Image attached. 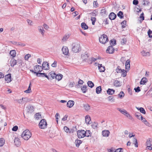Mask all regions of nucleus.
Returning <instances> with one entry per match:
<instances>
[{"instance_id":"nucleus-22","label":"nucleus","mask_w":152,"mask_h":152,"mask_svg":"<svg viewBox=\"0 0 152 152\" xmlns=\"http://www.w3.org/2000/svg\"><path fill=\"white\" fill-rule=\"evenodd\" d=\"M63 76L62 74H59L57 75H56L55 78L58 81H59L62 79Z\"/></svg>"},{"instance_id":"nucleus-61","label":"nucleus","mask_w":152,"mask_h":152,"mask_svg":"<svg viewBox=\"0 0 152 152\" xmlns=\"http://www.w3.org/2000/svg\"><path fill=\"white\" fill-rule=\"evenodd\" d=\"M18 129V126H14L12 129L13 131H16Z\"/></svg>"},{"instance_id":"nucleus-3","label":"nucleus","mask_w":152,"mask_h":152,"mask_svg":"<svg viewBox=\"0 0 152 152\" xmlns=\"http://www.w3.org/2000/svg\"><path fill=\"white\" fill-rule=\"evenodd\" d=\"M108 41L107 36L105 34L102 35L99 38V42L102 44H104Z\"/></svg>"},{"instance_id":"nucleus-26","label":"nucleus","mask_w":152,"mask_h":152,"mask_svg":"<svg viewBox=\"0 0 152 152\" xmlns=\"http://www.w3.org/2000/svg\"><path fill=\"white\" fill-rule=\"evenodd\" d=\"M147 82V80L146 77H143L142 78L140 82V83L141 85L144 84Z\"/></svg>"},{"instance_id":"nucleus-60","label":"nucleus","mask_w":152,"mask_h":152,"mask_svg":"<svg viewBox=\"0 0 152 152\" xmlns=\"http://www.w3.org/2000/svg\"><path fill=\"white\" fill-rule=\"evenodd\" d=\"M59 116V115L58 114V113H57L55 115V117H56V121L57 123L58 122V117Z\"/></svg>"},{"instance_id":"nucleus-15","label":"nucleus","mask_w":152,"mask_h":152,"mask_svg":"<svg viewBox=\"0 0 152 152\" xmlns=\"http://www.w3.org/2000/svg\"><path fill=\"white\" fill-rule=\"evenodd\" d=\"M14 143L17 146L20 145V139L18 138H15L14 140Z\"/></svg>"},{"instance_id":"nucleus-62","label":"nucleus","mask_w":152,"mask_h":152,"mask_svg":"<svg viewBox=\"0 0 152 152\" xmlns=\"http://www.w3.org/2000/svg\"><path fill=\"white\" fill-rule=\"evenodd\" d=\"M138 1L137 0H134L133 3L134 5H137L138 4Z\"/></svg>"},{"instance_id":"nucleus-39","label":"nucleus","mask_w":152,"mask_h":152,"mask_svg":"<svg viewBox=\"0 0 152 152\" xmlns=\"http://www.w3.org/2000/svg\"><path fill=\"white\" fill-rule=\"evenodd\" d=\"M121 24L122 25V28L125 27L126 26V21L124 20L121 23Z\"/></svg>"},{"instance_id":"nucleus-38","label":"nucleus","mask_w":152,"mask_h":152,"mask_svg":"<svg viewBox=\"0 0 152 152\" xmlns=\"http://www.w3.org/2000/svg\"><path fill=\"white\" fill-rule=\"evenodd\" d=\"M120 83L118 80H115L114 81V85L116 87H118L120 85Z\"/></svg>"},{"instance_id":"nucleus-9","label":"nucleus","mask_w":152,"mask_h":152,"mask_svg":"<svg viewBox=\"0 0 152 152\" xmlns=\"http://www.w3.org/2000/svg\"><path fill=\"white\" fill-rule=\"evenodd\" d=\"M11 74H8L5 76V81H7V83H9L11 82Z\"/></svg>"},{"instance_id":"nucleus-34","label":"nucleus","mask_w":152,"mask_h":152,"mask_svg":"<svg viewBox=\"0 0 152 152\" xmlns=\"http://www.w3.org/2000/svg\"><path fill=\"white\" fill-rule=\"evenodd\" d=\"M15 44L18 46H20L21 47H24L26 45V44L23 43H22L20 42H15Z\"/></svg>"},{"instance_id":"nucleus-54","label":"nucleus","mask_w":152,"mask_h":152,"mask_svg":"<svg viewBox=\"0 0 152 152\" xmlns=\"http://www.w3.org/2000/svg\"><path fill=\"white\" fill-rule=\"evenodd\" d=\"M148 33L149 37L151 38L152 37V31L149 29L148 31Z\"/></svg>"},{"instance_id":"nucleus-59","label":"nucleus","mask_w":152,"mask_h":152,"mask_svg":"<svg viewBox=\"0 0 152 152\" xmlns=\"http://www.w3.org/2000/svg\"><path fill=\"white\" fill-rule=\"evenodd\" d=\"M57 66V62L54 61V62L51 64V66L53 67H56Z\"/></svg>"},{"instance_id":"nucleus-20","label":"nucleus","mask_w":152,"mask_h":152,"mask_svg":"<svg viewBox=\"0 0 152 152\" xmlns=\"http://www.w3.org/2000/svg\"><path fill=\"white\" fill-rule=\"evenodd\" d=\"M135 116L139 120H141V118L142 119V118H143V117L142 116L141 114L138 112H137L135 113Z\"/></svg>"},{"instance_id":"nucleus-36","label":"nucleus","mask_w":152,"mask_h":152,"mask_svg":"<svg viewBox=\"0 0 152 152\" xmlns=\"http://www.w3.org/2000/svg\"><path fill=\"white\" fill-rule=\"evenodd\" d=\"M118 16L120 18H122L124 17L123 13L121 11H119L117 14Z\"/></svg>"},{"instance_id":"nucleus-25","label":"nucleus","mask_w":152,"mask_h":152,"mask_svg":"<svg viewBox=\"0 0 152 152\" xmlns=\"http://www.w3.org/2000/svg\"><path fill=\"white\" fill-rule=\"evenodd\" d=\"M49 75L50 79L52 78V79H54L55 78L56 75V73L53 71L50 72L49 73Z\"/></svg>"},{"instance_id":"nucleus-58","label":"nucleus","mask_w":152,"mask_h":152,"mask_svg":"<svg viewBox=\"0 0 152 152\" xmlns=\"http://www.w3.org/2000/svg\"><path fill=\"white\" fill-rule=\"evenodd\" d=\"M134 90L136 92H138L140 91V87L139 86L137 87L136 88H135Z\"/></svg>"},{"instance_id":"nucleus-52","label":"nucleus","mask_w":152,"mask_h":152,"mask_svg":"<svg viewBox=\"0 0 152 152\" xmlns=\"http://www.w3.org/2000/svg\"><path fill=\"white\" fill-rule=\"evenodd\" d=\"M122 73V75L123 77H125L126 75V70L124 69L122 70V72H121Z\"/></svg>"},{"instance_id":"nucleus-24","label":"nucleus","mask_w":152,"mask_h":152,"mask_svg":"<svg viewBox=\"0 0 152 152\" xmlns=\"http://www.w3.org/2000/svg\"><path fill=\"white\" fill-rule=\"evenodd\" d=\"M82 142V141L80 140L77 139L75 140V143L76 145V147H78L80 145Z\"/></svg>"},{"instance_id":"nucleus-48","label":"nucleus","mask_w":152,"mask_h":152,"mask_svg":"<svg viewBox=\"0 0 152 152\" xmlns=\"http://www.w3.org/2000/svg\"><path fill=\"white\" fill-rule=\"evenodd\" d=\"M141 53L144 56L149 55V53L148 52H145L144 51H142Z\"/></svg>"},{"instance_id":"nucleus-29","label":"nucleus","mask_w":152,"mask_h":152,"mask_svg":"<svg viewBox=\"0 0 152 152\" xmlns=\"http://www.w3.org/2000/svg\"><path fill=\"white\" fill-rule=\"evenodd\" d=\"M107 99L109 101H110L111 102H115V99L114 98L113 96H110Z\"/></svg>"},{"instance_id":"nucleus-51","label":"nucleus","mask_w":152,"mask_h":152,"mask_svg":"<svg viewBox=\"0 0 152 152\" xmlns=\"http://www.w3.org/2000/svg\"><path fill=\"white\" fill-rule=\"evenodd\" d=\"M64 130L67 133H69L70 129L66 126H64Z\"/></svg>"},{"instance_id":"nucleus-6","label":"nucleus","mask_w":152,"mask_h":152,"mask_svg":"<svg viewBox=\"0 0 152 152\" xmlns=\"http://www.w3.org/2000/svg\"><path fill=\"white\" fill-rule=\"evenodd\" d=\"M42 69L45 70H48L49 69V63L47 61L43 62L42 66Z\"/></svg>"},{"instance_id":"nucleus-35","label":"nucleus","mask_w":152,"mask_h":152,"mask_svg":"<svg viewBox=\"0 0 152 152\" xmlns=\"http://www.w3.org/2000/svg\"><path fill=\"white\" fill-rule=\"evenodd\" d=\"M146 145L148 146H152V144L151 143V140L149 139L147 140L146 142Z\"/></svg>"},{"instance_id":"nucleus-16","label":"nucleus","mask_w":152,"mask_h":152,"mask_svg":"<svg viewBox=\"0 0 152 152\" xmlns=\"http://www.w3.org/2000/svg\"><path fill=\"white\" fill-rule=\"evenodd\" d=\"M17 63L16 61L14 58H12L10 61V65L11 66L13 67Z\"/></svg>"},{"instance_id":"nucleus-41","label":"nucleus","mask_w":152,"mask_h":152,"mask_svg":"<svg viewBox=\"0 0 152 152\" xmlns=\"http://www.w3.org/2000/svg\"><path fill=\"white\" fill-rule=\"evenodd\" d=\"M89 87L92 88L94 86V84L93 82L91 81H88L87 83Z\"/></svg>"},{"instance_id":"nucleus-32","label":"nucleus","mask_w":152,"mask_h":152,"mask_svg":"<svg viewBox=\"0 0 152 152\" xmlns=\"http://www.w3.org/2000/svg\"><path fill=\"white\" fill-rule=\"evenodd\" d=\"M87 86H86V85H84L81 88V90L83 93H85L87 90Z\"/></svg>"},{"instance_id":"nucleus-50","label":"nucleus","mask_w":152,"mask_h":152,"mask_svg":"<svg viewBox=\"0 0 152 152\" xmlns=\"http://www.w3.org/2000/svg\"><path fill=\"white\" fill-rule=\"evenodd\" d=\"M139 110L140 111V112L143 114H145L146 113L145 110V109L142 107H140L139 108Z\"/></svg>"},{"instance_id":"nucleus-2","label":"nucleus","mask_w":152,"mask_h":152,"mask_svg":"<svg viewBox=\"0 0 152 152\" xmlns=\"http://www.w3.org/2000/svg\"><path fill=\"white\" fill-rule=\"evenodd\" d=\"M72 47V50L75 53L78 52L80 50V44L77 42L73 43Z\"/></svg>"},{"instance_id":"nucleus-13","label":"nucleus","mask_w":152,"mask_h":152,"mask_svg":"<svg viewBox=\"0 0 152 152\" xmlns=\"http://www.w3.org/2000/svg\"><path fill=\"white\" fill-rule=\"evenodd\" d=\"M74 104V102L72 100L69 101L67 103V107L71 108L72 107Z\"/></svg>"},{"instance_id":"nucleus-30","label":"nucleus","mask_w":152,"mask_h":152,"mask_svg":"<svg viewBox=\"0 0 152 152\" xmlns=\"http://www.w3.org/2000/svg\"><path fill=\"white\" fill-rule=\"evenodd\" d=\"M83 105L84 108L86 110L88 111L90 109V107L88 104H84Z\"/></svg>"},{"instance_id":"nucleus-57","label":"nucleus","mask_w":152,"mask_h":152,"mask_svg":"<svg viewBox=\"0 0 152 152\" xmlns=\"http://www.w3.org/2000/svg\"><path fill=\"white\" fill-rule=\"evenodd\" d=\"M75 83L74 82H70L69 84V87H72L75 85Z\"/></svg>"},{"instance_id":"nucleus-64","label":"nucleus","mask_w":152,"mask_h":152,"mask_svg":"<svg viewBox=\"0 0 152 152\" xmlns=\"http://www.w3.org/2000/svg\"><path fill=\"white\" fill-rule=\"evenodd\" d=\"M43 26L45 29L47 30L49 28V26L46 24H44L43 25Z\"/></svg>"},{"instance_id":"nucleus-31","label":"nucleus","mask_w":152,"mask_h":152,"mask_svg":"<svg viewBox=\"0 0 152 152\" xmlns=\"http://www.w3.org/2000/svg\"><path fill=\"white\" fill-rule=\"evenodd\" d=\"M102 91L101 87L99 86L97 87L96 88V92L97 94H99L101 93Z\"/></svg>"},{"instance_id":"nucleus-56","label":"nucleus","mask_w":152,"mask_h":152,"mask_svg":"<svg viewBox=\"0 0 152 152\" xmlns=\"http://www.w3.org/2000/svg\"><path fill=\"white\" fill-rule=\"evenodd\" d=\"M110 44L111 45H114L116 44L115 41V40L114 39L111 40L110 41Z\"/></svg>"},{"instance_id":"nucleus-42","label":"nucleus","mask_w":152,"mask_h":152,"mask_svg":"<svg viewBox=\"0 0 152 152\" xmlns=\"http://www.w3.org/2000/svg\"><path fill=\"white\" fill-rule=\"evenodd\" d=\"M22 100L23 102H26L30 101V99L27 97L22 98Z\"/></svg>"},{"instance_id":"nucleus-33","label":"nucleus","mask_w":152,"mask_h":152,"mask_svg":"<svg viewBox=\"0 0 152 152\" xmlns=\"http://www.w3.org/2000/svg\"><path fill=\"white\" fill-rule=\"evenodd\" d=\"M117 110L119 111L121 113H122V114L125 115V114H126V113L127 111L124 109H121L119 108H118Z\"/></svg>"},{"instance_id":"nucleus-23","label":"nucleus","mask_w":152,"mask_h":152,"mask_svg":"<svg viewBox=\"0 0 152 152\" xmlns=\"http://www.w3.org/2000/svg\"><path fill=\"white\" fill-rule=\"evenodd\" d=\"M69 36L68 34H66L64 35V36L63 37L62 39V41L64 42H66L67 39L69 38Z\"/></svg>"},{"instance_id":"nucleus-40","label":"nucleus","mask_w":152,"mask_h":152,"mask_svg":"<svg viewBox=\"0 0 152 152\" xmlns=\"http://www.w3.org/2000/svg\"><path fill=\"white\" fill-rule=\"evenodd\" d=\"M124 115L126 116L129 119L131 120H132L133 119L132 116L129 113L127 112H126V114H125Z\"/></svg>"},{"instance_id":"nucleus-4","label":"nucleus","mask_w":152,"mask_h":152,"mask_svg":"<svg viewBox=\"0 0 152 152\" xmlns=\"http://www.w3.org/2000/svg\"><path fill=\"white\" fill-rule=\"evenodd\" d=\"M77 135L79 138H83L85 137H87L88 136L86 134L85 131L84 130H78L77 131Z\"/></svg>"},{"instance_id":"nucleus-5","label":"nucleus","mask_w":152,"mask_h":152,"mask_svg":"<svg viewBox=\"0 0 152 152\" xmlns=\"http://www.w3.org/2000/svg\"><path fill=\"white\" fill-rule=\"evenodd\" d=\"M39 126L41 129H44L47 127V123L46 120L45 119H42L40 121Z\"/></svg>"},{"instance_id":"nucleus-63","label":"nucleus","mask_w":152,"mask_h":152,"mask_svg":"<svg viewBox=\"0 0 152 152\" xmlns=\"http://www.w3.org/2000/svg\"><path fill=\"white\" fill-rule=\"evenodd\" d=\"M140 18H142V21L144 20V16L143 12H142L140 14Z\"/></svg>"},{"instance_id":"nucleus-17","label":"nucleus","mask_w":152,"mask_h":152,"mask_svg":"<svg viewBox=\"0 0 152 152\" xmlns=\"http://www.w3.org/2000/svg\"><path fill=\"white\" fill-rule=\"evenodd\" d=\"M107 92L108 94L112 95L114 94L115 91L112 89L108 88Z\"/></svg>"},{"instance_id":"nucleus-14","label":"nucleus","mask_w":152,"mask_h":152,"mask_svg":"<svg viewBox=\"0 0 152 152\" xmlns=\"http://www.w3.org/2000/svg\"><path fill=\"white\" fill-rule=\"evenodd\" d=\"M63 53L65 55H67L68 53V50L67 47H63L62 49Z\"/></svg>"},{"instance_id":"nucleus-11","label":"nucleus","mask_w":152,"mask_h":152,"mask_svg":"<svg viewBox=\"0 0 152 152\" xmlns=\"http://www.w3.org/2000/svg\"><path fill=\"white\" fill-rule=\"evenodd\" d=\"M98 67L99 71L100 72H103L105 70V67L104 66H102V64H98Z\"/></svg>"},{"instance_id":"nucleus-46","label":"nucleus","mask_w":152,"mask_h":152,"mask_svg":"<svg viewBox=\"0 0 152 152\" xmlns=\"http://www.w3.org/2000/svg\"><path fill=\"white\" fill-rule=\"evenodd\" d=\"M118 95L120 98H121L124 96V94L123 91H121Z\"/></svg>"},{"instance_id":"nucleus-21","label":"nucleus","mask_w":152,"mask_h":152,"mask_svg":"<svg viewBox=\"0 0 152 152\" xmlns=\"http://www.w3.org/2000/svg\"><path fill=\"white\" fill-rule=\"evenodd\" d=\"M38 28L39 31L41 33L42 35L43 36L45 32V31L44 30L43 27L41 26H39Z\"/></svg>"},{"instance_id":"nucleus-19","label":"nucleus","mask_w":152,"mask_h":152,"mask_svg":"<svg viewBox=\"0 0 152 152\" xmlns=\"http://www.w3.org/2000/svg\"><path fill=\"white\" fill-rule=\"evenodd\" d=\"M91 120V118L88 115H86L85 117V122L87 124H90V122Z\"/></svg>"},{"instance_id":"nucleus-43","label":"nucleus","mask_w":152,"mask_h":152,"mask_svg":"<svg viewBox=\"0 0 152 152\" xmlns=\"http://www.w3.org/2000/svg\"><path fill=\"white\" fill-rule=\"evenodd\" d=\"M5 141L3 138L0 139V147L3 146L4 143Z\"/></svg>"},{"instance_id":"nucleus-53","label":"nucleus","mask_w":152,"mask_h":152,"mask_svg":"<svg viewBox=\"0 0 152 152\" xmlns=\"http://www.w3.org/2000/svg\"><path fill=\"white\" fill-rule=\"evenodd\" d=\"M91 126L93 128L95 129L97 128V124L95 122L92 124Z\"/></svg>"},{"instance_id":"nucleus-47","label":"nucleus","mask_w":152,"mask_h":152,"mask_svg":"<svg viewBox=\"0 0 152 152\" xmlns=\"http://www.w3.org/2000/svg\"><path fill=\"white\" fill-rule=\"evenodd\" d=\"M122 70L121 69L119 66H118L117 67L116 71L117 73L121 72H122Z\"/></svg>"},{"instance_id":"nucleus-27","label":"nucleus","mask_w":152,"mask_h":152,"mask_svg":"<svg viewBox=\"0 0 152 152\" xmlns=\"http://www.w3.org/2000/svg\"><path fill=\"white\" fill-rule=\"evenodd\" d=\"M82 28L84 30L87 29L88 28V26L85 23H82L81 24Z\"/></svg>"},{"instance_id":"nucleus-55","label":"nucleus","mask_w":152,"mask_h":152,"mask_svg":"<svg viewBox=\"0 0 152 152\" xmlns=\"http://www.w3.org/2000/svg\"><path fill=\"white\" fill-rule=\"evenodd\" d=\"M30 57H31V55L28 54L25 56L24 58L26 60H28Z\"/></svg>"},{"instance_id":"nucleus-28","label":"nucleus","mask_w":152,"mask_h":152,"mask_svg":"<svg viewBox=\"0 0 152 152\" xmlns=\"http://www.w3.org/2000/svg\"><path fill=\"white\" fill-rule=\"evenodd\" d=\"M10 54L12 57L14 58L16 56V51L15 50H12L10 51Z\"/></svg>"},{"instance_id":"nucleus-44","label":"nucleus","mask_w":152,"mask_h":152,"mask_svg":"<svg viewBox=\"0 0 152 152\" xmlns=\"http://www.w3.org/2000/svg\"><path fill=\"white\" fill-rule=\"evenodd\" d=\"M35 117L36 119L37 120H38L40 118H41V115L39 113H37L35 115Z\"/></svg>"},{"instance_id":"nucleus-1","label":"nucleus","mask_w":152,"mask_h":152,"mask_svg":"<svg viewBox=\"0 0 152 152\" xmlns=\"http://www.w3.org/2000/svg\"><path fill=\"white\" fill-rule=\"evenodd\" d=\"M32 135L31 133L28 129L24 131L21 135V137L25 140H28Z\"/></svg>"},{"instance_id":"nucleus-45","label":"nucleus","mask_w":152,"mask_h":152,"mask_svg":"<svg viewBox=\"0 0 152 152\" xmlns=\"http://www.w3.org/2000/svg\"><path fill=\"white\" fill-rule=\"evenodd\" d=\"M133 143L134 144L135 147H138V144L137 140L135 138H133Z\"/></svg>"},{"instance_id":"nucleus-37","label":"nucleus","mask_w":152,"mask_h":152,"mask_svg":"<svg viewBox=\"0 0 152 152\" xmlns=\"http://www.w3.org/2000/svg\"><path fill=\"white\" fill-rule=\"evenodd\" d=\"M88 57V55L87 53H85V54L82 55L81 56V57L84 60L85 59H86Z\"/></svg>"},{"instance_id":"nucleus-10","label":"nucleus","mask_w":152,"mask_h":152,"mask_svg":"<svg viewBox=\"0 0 152 152\" xmlns=\"http://www.w3.org/2000/svg\"><path fill=\"white\" fill-rule=\"evenodd\" d=\"M110 133V132L108 130H105L102 131V135L103 137H108Z\"/></svg>"},{"instance_id":"nucleus-49","label":"nucleus","mask_w":152,"mask_h":152,"mask_svg":"<svg viewBox=\"0 0 152 152\" xmlns=\"http://www.w3.org/2000/svg\"><path fill=\"white\" fill-rule=\"evenodd\" d=\"M77 130V129L76 127L73 128L72 129H70L69 133H72L76 131Z\"/></svg>"},{"instance_id":"nucleus-8","label":"nucleus","mask_w":152,"mask_h":152,"mask_svg":"<svg viewBox=\"0 0 152 152\" xmlns=\"http://www.w3.org/2000/svg\"><path fill=\"white\" fill-rule=\"evenodd\" d=\"M114 50L115 49L113 46H109L108 47L106 50V52L107 53L112 54L113 53Z\"/></svg>"},{"instance_id":"nucleus-7","label":"nucleus","mask_w":152,"mask_h":152,"mask_svg":"<svg viewBox=\"0 0 152 152\" xmlns=\"http://www.w3.org/2000/svg\"><path fill=\"white\" fill-rule=\"evenodd\" d=\"M34 69L35 72H36V73L41 72L42 70V66L38 65L34 66Z\"/></svg>"},{"instance_id":"nucleus-12","label":"nucleus","mask_w":152,"mask_h":152,"mask_svg":"<svg viewBox=\"0 0 152 152\" xmlns=\"http://www.w3.org/2000/svg\"><path fill=\"white\" fill-rule=\"evenodd\" d=\"M109 17L110 20H114L116 17V15L114 13L111 12L109 15Z\"/></svg>"},{"instance_id":"nucleus-18","label":"nucleus","mask_w":152,"mask_h":152,"mask_svg":"<svg viewBox=\"0 0 152 152\" xmlns=\"http://www.w3.org/2000/svg\"><path fill=\"white\" fill-rule=\"evenodd\" d=\"M27 108L28 110V112L29 113H31L34 111L33 109L34 107L33 106H31V105H28L27 107Z\"/></svg>"}]
</instances>
